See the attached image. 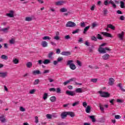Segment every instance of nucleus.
Segmentation results:
<instances>
[{"label":"nucleus","instance_id":"f257e3e1","mask_svg":"<svg viewBox=\"0 0 125 125\" xmlns=\"http://www.w3.org/2000/svg\"><path fill=\"white\" fill-rule=\"evenodd\" d=\"M99 93L100 94L101 97L106 98L110 97V94L107 92H103L102 91H99Z\"/></svg>","mask_w":125,"mask_h":125},{"label":"nucleus","instance_id":"f03ea898","mask_svg":"<svg viewBox=\"0 0 125 125\" xmlns=\"http://www.w3.org/2000/svg\"><path fill=\"white\" fill-rule=\"evenodd\" d=\"M72 63H73V61L69 60L67 61V65H69V67L71 70H76V68H77V67L76 66V65H75V64Z\"/></svg>","mask_w":125,"mask_h":125},{"label":"nucleus","instance_id":"7ed1b4c3","mask_svg":"<svg viewBox=\"0 0 125 125\" xmlns=\"http://www.w3.org/2000/svg\"><path fill=\"white\" fill-rule=\"evenodd\" d=\"M76 23L71 21H69L66 24V27H69L70 28H74V27H76Z\"/></svg>","mask_w":125,"mask_h":125},{"label":"nucleus","instance_id":"20e7f679","mask_svg":"<svg viewBox=\"0 0 125 125\" xmlns=\"http://www.w3.org/2000/svg\"><path fill=\"white\" fill-rule=\"evenodd\" d=\"M0 122H1L2 124H4V123H6V118H5V116H4V115H2L1 116H0Z\"/></svg>","mask_w":125,"mask_h":125},{"label":"nucleus","instance_id":"39448f33","mask_svg":"<svg viewBox=\"0 0 125 125\" xmlns=\"http://www.w3.org/2000/svg\"><path fill=\"white\" fill-rule=\"evenodd\" d=\"M108 83L109 85H114V84L115 83V79L113 78H109Z\"/></svg>","mask_w":125,"mask_h":125},{"label":"nucleus","instance_id":"423d86ee","mask_svg":"<svg viewBox=\"0 0 125 125\" xmlns=\"http://www.w3.org/2000/svg\"><path fill=\"white\" fill-rule=\"evenodd\" d=\"M9 13H7L6 14V16L10 17V18H13V17H14V11L11 10L9 11Z\"/></svg>","mask_w":125,"mask_h":125},{"label":"nucleus","instance_id":"0eeeda50","mask_svg":"<svg viewBox=\"0 0 125 125\" xmlns=\"http://www.w3.org/2000/svg\"><path fill=\"white\" fill-rule=\"evenodd\" d=\"M8 75V72H0V78H6L7 75Z\"/></svg>","mask_w":125,"mask_h":125},{"label":"nucleus","instance_id":"6e6552de","mask_svg":"<svg viewBox=\"0 0 125 125\" xmlns=\"http://www.w3.org/2000/svg\"><path fill=\"white\" fill-rule=\"evenodd\" d=\"M66 94L70 96H74L76 95V93H75V92L72 91H66Z\"/></svg>","mask_w":125,"mask_h":125},{"label":"nucleus","instance_id":"1a4fd4ad","mask_svg":"<svg viewBox=\"0 0 125 125\" xmlns=\"http://www.w3.org/2000/svg\"><path fill=\"white\" fill-rule=\"evenodd\" d=\"M118 38L121 40L123 41L124 40V37H125V32L123 31L118 35Z\"/></svg>","mask_w":125,"mask_h":125},{"label":"nucleus","instance_id":"9d476101","mask_svg":"<svg viewBox=\"0 0 125 125\" xmlns=\"http://www.w3.org/2000/svg\"><path fill=\"white\" fill-rule=\"evenodd\" d=\"M64 3H66V1H63V0H61V1H59L57 2H56L55 4L56 5H63V4H64Z\"/></svg>","mask_w":125,"mask_h":125},{"label":"nucleus","instance_id":"9b49d317","mask_svg":"<svg viewBox=\"0 0 125 125\" xmlns=\"http://www.w3.org/2000/svg\"><path fill=\"white\" fill-rule=\"evenodd\" d=\"M98 51L100 53H106V51H105V48L102 47H100L98 49Z\"/></svg>","mask_w":125,"mask_h":125},{"label":"nucleus","instance_id":"f8f14e48","mask_svg":"<svg viewBox=\"0 0 125 125\" xmlns=\"http://www.w3.org/2000/svg\"><path fill=\"white\" fill-rule=\"evenodd\" d=\"M67 116H68V114L67 112H63L62 113L61 115V117L62 119H66V118H67Z\"/></svg>","mask_w":125,"mask_h":125},{"label":"nucleus","instance_id":"ddd939ff","mask_svg":"<svg viewBox=\"0 0 125 125\" xmlns=\"http://www.w3.org/2000/svg\"><path fill=\"white\" fill-rule=\"evenodd\" d=\"M102 35L105 36V37H107V38H113V36L111 34L107 32H102Z\"/></svg>","mask_w":125,"mask_h":125},{"label":"nucleus","instance_id":"4468645a","mask_svg":"<svg viewBox=\"0 0 125 125\" xmlns=\"http://www.w3.org/2000/svg\"><path fill=\"white\" fill-rule=\"evenodd\" d=\"M103 60H108L110 58V55L108 54H105L103 56Z\"/></svg>","mask_w":125,"mask_h":125},{"label":"nucleus","instance_id":"2eb2a0df","mask_svg":"<svg viewBox=\"0 0 125 125\" xmlns=\"http://www.w3.org/2000/svg\"><path fill=\"white\" fill-rule=\"evenodd\" d=\"M32 74L36 76V75H42V72L39 70H34L32 71Z\"/></svg>","mask_w":125,"mask_h":125},{"label":"nucleus","instance_id":"dca6fc26","mask_svg":"<svg viewBox=\"0 0 125 125\" xmlns=\"http://www.w3.org/2000/svg\"><path fill=\"white\" fill-rule=\"evenodd\" d=\"M62 55H64L65 56H69L71 55V52L69 51H63L61 53Z\"/></svg>","mask_w":125,"mask_h":125},{"label":"nucleus","instance_id":"f3484780","mask_svg":"<svg viewBox=\"0 0 125 125\" xmlns=\"http://www.w3.org/2000/svg\"><path fill=\"white\" fill-rule=\"evenodd\" d=\"M117 86L120 88L121 91H123V92H125V89H124V87H123V85L122 84V83H119L117 84Z\"/></svg>","mask_w":125,"mask_h":125},{"label":"nucleus","instance_id":"a211bd4d","mask_svg":"<svg viewBox=\"0 0 125 125\" xmlns=\"http://www.w3.org/2000/svg\"><path fill=\"white\" fill-rule=\"evenodd\" d=\"M9 29H10V27L7 26L6 28L0 29V30H1L2 32H3L4 33H7V32H8V30H9Z\"/></svg>","mask_w":125,"mask_h":125},{"label":"nucleus","instance_id":"6ab92c4d","mask_svg":"<svg viewBox=\"0 0 125 125\" xmlns=\"http://www.w3.org/2000/svg\"><path fill=\"white\" fill-rule=\"evenodd\" d=\"M47 44L46 41H42L41 43V45H42L43 47H47Z\"/></svg>","mask_w":125,"mask_h":125},{"label":"nucleus","instance_id":"aec40b11","mask_svg":"<svg viewBox=\"0 0 125 125\" xmlns=\"http://www.w3.org/2000/svg\"><path fill=\"white\" fill-rule=\"evenodd\" d=\"M26 67L27 68H31V67L33 66V63H32V62H28L26 63Z\"/></svg>","mask_w":125,"mask_h":125},{"label":"nucleus","instance_id":"412c9836","mask_svg":"<svg viewBox=\"0 0 125 125\" xmlns=\"http://www.w3.org/2000/svg\"><path fill=\"white\" fill-rule=\"evenodd\" d=\"M67 116H70V117H71V118H74V117H75V113H74V112H67Z\"/></svg>","mask_w":125,"mask_h":125},{"label":"nucleus","instance_id":"4be33fe9","mask_svg":"<svg viewBox=\"0 0 125 125\" xmlns=\"http://www.w3.org/2000/svg\"><path fill=\"white\" fill-rule=\"evenodd\" d=\"M89 118L92 120V123H95L96 122V120H95V118L94 117V116L93 115H89Z\"/></svg>","mask_w":125,"mask_h":125},{"label":"nucleus","instance_id":"5701e85b","mask_svg":"<svg viewBox=\"0 0 125 125\" xmlns=\"http://www.w3.org/2000/svg\"><path fill=\"white\" fill-rule=\"evenodd\" d=\"M49 63H50V60L48 59H45L43 62V63L45 65H47V64H49Z\"/></svg>","mask_w":125,"mask_h":125},{"label":"nucleus","instance_id":"b1692460","mask_svg":"<svg viewBox=\"0 0 125 125\" xmlns=\"http://www.w3.org/2000/svg\"><path fill=\"white\" fill-rule=\"evenodd\" d=\"M107 27L108 28H109V29H111V30H115V29L116 28L114 25L111 24H107Z\"/></svg>","mask_w":125,"mask_h":125},{"label":"nucleus","instance_id":"393cba45","mask_svg":"<svg viewBox=\"0 0 125 125\" xmlns=\"http://www.w3.org/2000/svg\"><path fill=\"white\" fill-rule=\"evenodd\" d=\"M54 53L53 52H50L48 54V57L49 58V59H53V57H52V56L53 55Z\"/></svg>","mask_w":125,"mask_h":125},{"label":"nucleus","instance_id":"a878e982","mask_svg":"<svg viewBox=\"0 0 125 125\" xmlns=\"http://www.w3.org/2000/svg\"><path fill=\"white\" fill-rule=\"evenodd\" d=\"M111 0H105L104 1V5H109V4H111Z\"/></svg>","mask_w":125,"mask_h":125},{"label":"nucleus","instance_id":"bb28decb","mask_svg":"<svg viewBox=\"0 0 125 125\" xmlns=\"http://www.w3.org/2000/svg\"><path fill=\"white\" fill-rule=\"evenodd\" d=\"M109 3H110V4H112L113 8H117V5H116V4H115V2H114V1H113V0H110V2H109Z\"/></svg>","mask_w":125,"mask_h":125},{"label":"nucleus","instance_id":"cd10ccee","mask_svg":"<svg viewBox=\"0 0 125 125\" xmlns=\"http://www.w3.org/2000/svg\"><path fill=\"white\" fill-rule=\"evenodd\" d=\"M103 13L104 16H106L107 14H108V9L106 8H104L103 9Z\"/></svg>","mask_w":125,"mask_h":125},{"label":"nucleus","instance_id":"c85d7f7f","mask_svg":"<svg viewBox=\"0 0 125 125\" xmlns=\"http://www.w3.org/2000/svg\"><path fill=\"white\" fill-rule=\"evenodd\" d=\"M76 92L77 93H83V90L81 88H78L75 90Z\"/></svg>","mask_w":125,"mask_h":125},{"label":"nucleus","instance_id":"c756f323","mask_svg":"<svg viewBox=\"0 0 125 125\" xmlns=\"http://www.w3.org/2000/svg\"><path fill=\"white\" fill-rule=\"evenodd\" d=\"M13 62L14 64H18V63H19V60L17 58L14 59L13 60Z\"/></svg>","mask_w":125,"mask_h":125},{"label":"nucleus","instance_id":"7c9ffc66","mask_svg":"<svg viewBox=\"0 0 125 125\" xmlns=\"http://www.w3.org/2000/svg\"><path fill=\"white\" fill-rule=\"evenodd\" d=\"M50 100L51 102H55L56 101V97L55 96H52L50 98Z\"/></svg>","mask_w":125,"mask_h":125},{"label":"nucleus","instance_id":"2f4dec72","mask_svg":"<svg viewBox=\"0 0 125 125\" xmlns=\"http://www.w3.org/2000/svg\"><path fill=\"white\" fill-rule=\"evenodd\" d=\"M90 27V26H86V27H85L84 29V31L83 32V34H86V32H87V31H88V29H89Z\"/></svg>","mask_w":125,"mask_h":125},{"label":"nucleus","instance_id":"473e14b6","mask_svg":"<svg viewBox=\"0 0 125 125\" xmlns=\"http://www.w3.org/2000/svg\"><path fill=\"white\" fill-rule=\"evenodd\" d=\"M1 58L4 60H7V59H8V57L5 55H2L1 56Z\"/></svg>","mask_w":125,"mask_h":125},{"label":"nucleus","instance_id":"72a5a7b5","mask_svg":"<svg viewBox=\"0 0 125 125\" xmlns=\"http://www.w3.org/2000/svg\"><path fill=\"white\" fill-rule=\"evenodd\" d=\"M9 43L11 44H14L15 43V39L12 38L9 41Z\"/></svg>","mask_w":125,"mask_h":125},{"label":"nucleus","instance_id":"f704fd0d","mask_svg":"<svg viewBox=\"0 0 125 125\" xmlns=\"http://www.w3.org/2000/svg\"><path fill=\"white\" fill-rule=\"evenodd\" d=\"M42 40H43V41H46L47 40H48V41H50V40H51V38L48 36H44L42 38Z\"/></svg>","mask_w":125,"mask_h":125},{"label":"nucleus","instance_id":"c9c22d12","mask_svg":"<svg viewBox=\"0 0 125 125\" xmlns=\"http://www.w3.org/2000/svg\"><path fill=\"white\" fill-rule=\"evenodd\" d=\"M91 108L90 107V106L88 105L86 108V112L88 113H90V109Z\"/></svg>","mask_w":125,"mask_h":125},{"label":"nucleus","instance_id":"e433bc0d","mask_svg":"<svg viewBox=\"0 0 125 125\" xmlns=\"http://www.w3.org/2000/svg\"><path fill=\"white\" fill-rule=\"evenodd\" d=\"M39 83H40V80L37 79V80H35V81L34 82L33 84H34V85H36L37 84H39Z\"/></svg>","mask_w":125,"mask_h":125},{"label":"nucleus","instance_id":"4c0bfd02","mask_svg":"<svg viewBox=\"0 0 125 125\" xmlns=\"http://www.w3.org/2000/svg\"><path fill=\"white\" fill-rule=\"evenodd\" d=\"M33 20V18L31 17H26L25 18V21H27L28 22H30V21H32Z\"/></svg>","mask_w":125,"mask_h":125},{"label":"nucleus","instance_id":"58836bf2","mask_svg":"<svg viewBox=\"0 0 125 125\" xmlns=\"http://www.w3.org/2000/svg\"><path fill=\"white\" fill-rule=\"evenodd\" d=\"M120 7H121V8H125V2H124V1H120Z\"/></svg>","mask_w":125,"mask_h":125},{"label":"nucleus","instance_id":"ea45409f","mask_svg":"<svg viewBox=\"0 0 125 125\" xmlns=\"http://www.w3.org/2000/svg\"><path fill=\"white\" fill-rule=\"evenodd\" d=\"M48 96L47 93H45L43 94V99H44V100H46V99H47V96Z\"/></svg>","mask_w":125,"mask_h":125},{"label":"nucleus","instance_id":"a19ab883","mask_svg":"<svg viewBox=\"0 0 125 125\" xmlns=\"http://www.w3.org/2000/svg\"><path fill=\"white\" fill-rule=\"evenodd\" d=\"M61 12H67L68 10L65 8H62L60 9Z\"/></svg>","mask_w":125,"mask_h":125},{"label":"nucleus","instance_id":"79ce46f5","mask_svg":"<svg viewBox=\"0 0 125 125\" xmlns=\"http://www.w3.org/2000/svg\"><path fill=\"white\" fill-rule=\"evenodd\" d=\"M99 107H100L101 111L103 113H104V107H103V105H101V104H100Z\"/></svg>","mask_w":125,"mask_h":125},{"label":"nucleus","instance_id":"37998d69","mask_svg":"<svg viewBox=\"0 0 125 125\" xmlns=\"http://www.w3.org/2000/svg\"><path fill=\"white\" fill-rule=\"evenodd\" d=\"M80 32V29H77L76 30L73 31L72 32V34H78Z\"/></svg>","mask_w":125,"mask_h":125},{"label":"nucleus","instance_id":"c03bdc74","mask_svg":"<svg viewBox=\"0 0 125 125\" xmlns=\"http://www.w3.org/2000/svg\"><path fill=\"white\" fill-rule=\"evenodd\" d=\"M97 26V23L96 22H93L92 24V28L93 29V28H95Z\"/></svg>","mask_w":125,"mask_h":125},{"label":"nucleus","instance_id":"a18cd8bd","mask_svg":"<svg viewBox=\"0 0 125 125\" xmlns=\"http://www.w3.org/2000/svg\"><path fill=\"white\" fill-rule=\"evenodd\" d=\"M80 104V102L79 101H77L76 102H75L73 104H72V106L73 107H75V106H77V105H79Z\"/></svg>","mask_w":125,"mask_h":125},{"label":"nucleus","instance_id":"49530a36","mask_svg":"<svg viewBox=\"0 0 125 125\" xmlns=\"http://www.w3.org/2000/svg\"><path fill=\"white\" fill-rule=\"evenodd\" d=\"M47 119H52V115L51 114H47L46 115Z\"/></svg>","mask_w":125,"mask_h":125},{"label":"nucleus","instance_id":"de8ad7c7","mask_svg":"<svg viewBox=\"0 0 125 125\" xmlns=\"http://www.w3.org/2000/svg\"><path fill=\"white\" fill-rule=\"evenodd\" d=\"M98 80L97 79H91L90 81L92 82V83H97Z\"/></svg>","mask_w":125,"mask_h":125},{"label":"nucleus","instance_id":"09e8293b","mask_svg":"<svg viewBox=\"0 0 125 125\" xmlns=\"http://www.w3.org/2000/svg\"><path fill=\"white\" fill-rule=\"evenodd\" d=\"M20 110L21 112H25V111H26V110L25 109V108H24V107H23V106H20Z\"/></svg>","mask_w":125,"mask_h":125},{"label":"nucleus","instance_id":"8fccbe9b","mask_svg":"<svg viewBox=\"0 0 125 125\" xmlns=\"http://www.w3.org/2000/svg\"><path fill=\"white\" fill-rule=\"evenodd\" d=\"M36 92V90L35 89H32V90H31L30 91H29V93L30 94H34Z\"/></svg>","mask_w":125,"mask_h":125},{"label":"nucleus","instance_id":"3c124183","mask_svg":"<svg viewBox=\"0 0 125 125\" xmlns=\"http://www.w3.org/2000/svg\"><path fill=\"white\" fill-rule=\"evenodd\" d=\"M77 63L78 66H80V67H82V62H81V61L77 60Z\"/></svg>","mask_w":125,"mask_h":125},{"label":"nucleus","instance_id":"603ef678","mask_svg":"<svg viewBox=\"0 0 125 125\" xmlns=\"http://www.w3.org/2000/svg\"><path fill=\"white\" fill-rule=\"evenodd\" d=\"M97 39H98V40H103V38H102L101 35H100V34H98L97 35Z\"/></svg>","mask_w":125,"mask_h":125},{"label":"nucleus","instance_id":"864d4df0","mask_svg":"<svg viewBox=\"0 0 125 125\" xmlns=\"http://www.w3.org/2000/svg\"><path fill=\"white\" fill-rule=\"evenodd\" d=\"M92 41H94L95 42H97V38H96V37H95V36H92L91 38Z\"/></svg>","mask_w":125,"mask_h":125},{"label":"nucleus","instance_id":"5fc2aeb1","mask_svg":"<svg viewBox=\"0 0 125 125\" xmlns=\"http://www.w3.org/2000/svg\"><path fill=\"white\" fill-rule=\"evenodd\" d=\"M35 123L36 124H38V123H39V117H38V116H35Z\"/></svg>","mask_w":125,"mask_h":125},{"label":"nucleus","instance_id":"6e6d98bb","mask_svg":"<svg viewBox=\"0 0 125 125\" xmlns=\"http://www.w3.org/2000/svg\"><path fill=\"white\" fill-rule=\"evenodd\" d=\"M56 91L57 93H61V89H60V88H57Z\"/></svg>","mask_w":125,"mask_h":125},{"label":"nucleus","instance_id":"4d7b16f0","mask_svg":"<svg viewBox=\"0 0 125 125\" xmlns=\"http://www.w3.org/2000/svg\"><path fill=\"white\" fill-rule=\"evenodd\" d=\"M115 118L117 120H119V119H121V118H122V117H121V116H120L119 115H116L115 116Z\"/></svg>","mask_w":125,"mask_h":125},{"label":"nucleus","instance_id":"13d9d810","mask_svg":"<svg viewBox=\"0 0 125 125\" xmlns=\"http://www.w3.org/2000/svg\"><path fill=\"white\" fill-rule=\"evenodd\" d=\"M65 40H70L71 39V36L70 35H67L64 37Z\"/></svg>","mask_w":125,"mask_h":125},{"label":"nucleus","instance_id":"bf43d9fd","mask_svg":"<svg viewBox=\"0 0 125 125\" xmlns=\"http://www.w3.org/2000/svg\"><path fill=\"white\" fill-rule=\"evenodd\" d=\"M38 65H42V63H43V61H42V60H39L38 61Z\"/></svg>","mask_w":125,"mask_h":125},{"label":"nucleus","instance_id":"052dcab7","mask_svg":"<svg viewBox=\"0 0 125 125\" xmlns=\"http://www.w3.org/2000/svg\"><path fill=\"white\" fill-rule=\"evenodd\" d=\"M62 60H63V58H62V57H59L57 59L58 62H61V61H62Z\"/></svg>","mask_w":125,"mask_h":125},{"label":"nucleus","instance_id":"680f3d73","mask_svg":"<svg viewBox=\"0 0 125 125\" xmlns=\"http://www.w3.org/2000/svg\"><path fill=\"white\" fill-rule=\"evenodd\" d=\"M68 83H70V81L69 80L66 81V82H64L63 83V84L64 85H67V84H68Z\"/></svg>","mask_w":125,"mask_h":125},{"label":"nucleus","instance_id":"e2e57ef3","mask_svg":"<svg viewBox=\"0 0 125 125\" xmlns=\"http://www.w3.org/2000/svg\"><path fill=\"white\" fill-rule=\"evenodd\" d=\"M81 27H85V24H84V22L82 21V22H81Z\"/></svg>","mask_w":125,"mask_h":125},{"label":"nucleus","instance_id":"0e129e2a","mask_svg":"<svg viewBox=\"0 0 125 125\" xmlns=\"http://www.w3.org/2000/svg\"><path fill=\"white\" fill-rule=\"evenodd\" d=\"M68 81H69V83H71V82H75V81H76V79L75 78H72L69 79Z\"/></svg>","mask_w":125,"mask_h":125},{"label":"nucleus","instance_id":"69168bd1","mask_svg":"<svg viewBox=\"0 0 125 125\" xmlns=\"http://www.w3.org/2000/svg\"><path fill=\"white\" fill-rule=\"evenodd\" d=\"M50 91H53L54 92L56 91V89L55 88H51L49 89Z\"/></svg>","mask_w":125,"mask_h":125},{"label":"nucleus","instance_id":"338daca9","mask_svg":"<svg viewBox=\"0 0 125 125\" xmlns=\"http://www.w3.org/2000/svg\"><path fill=\"white\" fill-rule=\"evenodd\" d=\"M53 117V118H57L58 116L57 114L56 113H53L52 114V117Z\"/></svg>","mask_w":125,"mask_h":125},{"label":"nucleus","instance_id":"774afa93","mask_svg":"<svg viewBox=\"0 0 125 125\" xmlns=\"http://www.w3.org/2000/svg\"><path fill=\"white\" fill-rule=\"evenodd\" d=\"M47 73H49V70L48 69L45 70L43 72V74H47Z\"/></svg>","mask_w":125,"mask_h":125}]
</instances>
